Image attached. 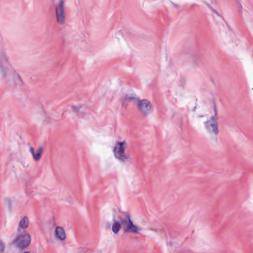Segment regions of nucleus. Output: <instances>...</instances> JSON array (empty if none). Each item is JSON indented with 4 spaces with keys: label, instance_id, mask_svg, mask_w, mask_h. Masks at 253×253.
I'll use <instances>...</instances> for the list:
<instances>
[{
    "label": "nucleus",
    "instance_id": "7",
    "mask_svg": "<svg viewBox=\"0 0 253 253\" xmlns=\"http://www.w3.org/2000/svg\"><path fill=\"white\" fill-rule=\"evenodd\" d=\"M139 97L135 94H126L121 98V102L123 107H126L130 102L136 103Z\"/></svg>",
    "mask_w": 253,
    "mask_h": 253
},
{
    "label": "nucleus",
    "instance_id": "9",
    "mask_svg": "<svg viewBox=\"0 0 253 253\" xmlns=\"http://www.w3.org/2000/svg\"><path fill=\"white\" fill-rule=\"evenodd\" d=\"M29 226V220L27 216L23 217L19 221L18 224V227L17 228V232H21Z\"/></svg>",
    "mask_w": 253,
    "mask_h": 253
},
{
    "label": "nucleus",
    "instance_id": "6",
    "mask_svg": "<svg viewBox=\"0 0 253 253\" xmlns=\"http://www.w3.org/2000/svg\"><path fill=\"white\" fill-rule=\"evenodd\" d=\"M214 115L212 116L209 120L204 123L206 129L210 133H213L214 135L218 133V123L217 117V111L215 106L214 107Z\"/></svg>",
    "mask_w": 253,
    "mask_h": 253
},
{
    "label": "nucleus",
    "instance_id": "3",
    "mask_svg": "<svg viewBox=\"0 0 253 253\" xmlns=\"http://www.w3.org/2000/svg\"><path fill=\"white\" fill-rule=\"evenodd\" d=\"M56 22L63 25L66 21V12L64 0H52Z\"/></svg>",
    "mask_w": 253,
    "mask_h": 253
},
{
    "label": "nucleus",
    "instance_id": "8",
    "mask_svg": "<svg viewBox=\"0 0 253 253\" xmlns=\"http://www.w3.org/2000/svg\"><path fill=\"white\" fill-rule=\"evenodd\" d=\"M128 217V223L125 227L124 232L133 234H138L141 231V229L133 224L131 218H129V216Z\"/></svg>",
    "mask_w": 253,
    "mask_h": 253
},
{
    "label": "nucleus",
    "instance_id": "2",
    "mask_svg": "<svg viewBox=\"0 0 253 253\" xmlns=\"http://www.w3.org/2000/svg\"><path fill=\"white\" fill-rule=\"evenodd\" d=\"M126 145L125 141H117L112 150L114 158L123 164L130 161V157L125 153Z\"/></svg>",
    "mask_w": 253,
    "mask_h": 253
},
{
    "label": "nucleus",
    "instance_id": "18",
    "mask_svg": "<svg viewBox=\"0 0 253 253\" xmlns=\"http://www.w3.org/2000/svg\"><path fill=\"white\" fill-rule=\"evenodd\" d=\"M174 6L176 7L177 5L176 4H174Z\"/></svg>",
    "mask_w": 253,
    "mask_h": 253
},
{
    "label": "nucleus",
    "instance_id": "15",
    "mask_svg": "<svg viewBox=\"0 0 253 253\" xmlns=\"http://www.w3.org/2000/svg\"><path fill=\"white\" fill-rule=\"evenodd\" d=\"M4 250V245L2 242H0V253H3Z\"/></svg>",
    "mask_w": 253,
    "mask_h": 253
},
{
    "label": "nucleus",
    "instance_id": "12",
    "mask_svg": "<svg viewBox=\"0 0 253 253\" xmlns=\"http://www.w3.org/2000/svg\"><path fill=\"white\" fill-rule=\"evenodd\" d=\"M205 4L208 6V7L211 11L212 16L214 18L217 17V20L219 22H221L222 21H223L222 16L217 11L213 9L209 3L205 2Z\"/></svg>",
    "mask_w": 253,
    "mask_h": 253
},
{
    "label": "nucleus",
    "instance_id": "10",
    "mask_svg": "<svg viewBox=\"0 0 253 253\" xmlns=\"http://www.w3.org/2000/svg\"><path fill=\"white\" fill-rule=\"evenodd\" d=\"M42 147H40L36 152H35L34 148L32 147H30V152L32 154L33 158L35 161H38L40 160L42 156Z\"/></svg>",
    "mask_w": 253,
    "mask_h": 253
},
{
    "label": "nucleus",
    "instance_id": "5",
    "mask_svg": "<svg viewBox=\"0 0 253 253\" xmlns=\"http://www.w3.org/2000/svg\"><path fill=\"white\" fill-rule=\"evenodd\" d=\"M136 104L137 110L143 116H148L152 113V105L149 100L138 98Z\"/></svg>",
    "mask_w": 253,
    "mask_h": 253
},
{
    "label": "nucleus",
    "instance_id": "11",
    "mask_svg": "<svg viewBox=\"0 0 253 253\" xmlns=\"http://www.w3.org/2000/svg\"><path fill=\"white\" fill-rule=\"evenodd\" d=\"M55 235L56 238L63 241L66 238L64 229L60 226L56 227L55 229Z\"/></svg>",
    "mask_w": 253,
    "mask_h": 253
},
{
    "label": "nucleus",
    "instance_id": "19",
    "mask_svg": "<svg viewBox=\"0 0 253 253\" xmlns=\"http://www.w3.org/2000/svg\"><path fill=\"white\" fill-rule=\"evenodd\" d=\"M211 1H212V0H211Z\"/></svg>",
    "mask_w": 253,
    "mask_h": 253
},
{
    "label": "nucleus",
    "instance_id": "1",
    "mask_svg": "<svg viewBox=\"0 0 253 253\" xmlns=\"http://www.w3.org/2000/svg\"><path fill=\"white\" fill-rule=\"evenodd\" d=\"M0 73L6 79H16L21 80V78L10 64L6 51L4 49H0Z\"/></svg>",
    "mask_w": 253,
    "mask_h": 253
},
{
    "label": "nucleus",
    "instance_id": "17",
    "mask_svg": "<svg viewBox=\"0 0 253 253\" xmlns=\"http://www.w3.org/2000/svg\"><path fill=\"white\" fill-rule=\"evenodd\" d=\"M23 253H31L30 252H25Z\"/></svg>",
    "mask_w": 253,
    "mask_h": 253
},
{
    "label": "nucleus",
    "instance_id": "13",
    "mask_svg": "<svg viewBox=\"0 0 253 253\" xmlns=\"http://www.w3.org/2000/svg\"><path fill=\"white\" fill-rule=\"evenodd\" d=\"M123 213L124 214L125 217L123 218V217H119L118 218V221L120 222V223L121 224V225H122L123 226H126V225L128 223V216H129V218H131L130 215L128 212H124Z\"/></svg>",
    "mask_w": 253,
    "mask_h": 253
},
{
    "label": "nucleus",
    "instance_id": "4",
    "mask_svg": "<svg viewBox=\"0 0 253 253\" xmlns=\"http://www.w3.org/2000/svg\"><path fill=\"white\" fill-rule=\"evenodd\" d=\"M31 238L29 234L25 230L17 232L16 238L13 240V244L18 248L23 250L26 248L31 243Z\"/></svg>",
    "mask_w": 253,
    "mask_h": 253
},
{
    "label": "nucleus",
    "instance_id": "16",
    "mask_svg": "<svg viewBox=\"0 0 253 253\" xmlns=\"http://www.w3.org/2000/svg\"><path fill=\"white\" fill-rule=\"evenodd\" d=\"M81 107V106L80 105H77L76 106H73V110L75 111H79Z\"/></svg>",
    "mask_w": 253,
    "mask_h": 253
},
{
    "label": "nucleus",
    "instance_id": "14",
    "mask_svg": "<svg viewBox=\"0 0 253 253\" xmlns=\"http://www.w3.org/2000/svg\"><path fill=\"white\" fill-rule=\"evenodd\" d=\"M113 223L112 226V230L115 234L118 233L121 228V224L120 222L114 217L113 219Z\"/></svg>",
    "mask_w": 253,
    "mask_h": 253
}]
</instances>
